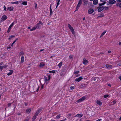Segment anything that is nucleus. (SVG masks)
<instances>
[{
	"mask_svg": "<svg viewBox=\"0 0 121 121\" xmlns=\"http://www.w3.org/2000/svg\"><path fill=\"white\" fill-rule=\"evenodd\" d=\"M43 25V23L41 21H39L38 23L36 24L34 27H32V29H30V30L32 31L36 29H39Z\"/></svg>",
	"mask_w": 121,
	"mask_h": 121,
	"instance_id": "f257e3e1",
	"label": "nucleus"
},
{
	"mask_svg": "<svg viewBox=\"0 0 121 121\" xmlns=\"http://www.w3.org/2000/svg\"><path fill=\"white\" fill-rule=\"evenodd\" d=\"M41 111V110H39L37 111L32 119V121H34L35 120L38 114Z\"/></svg>",
	"mask_w": 121,
	"mask_h": 121,
	"instance_id": "f03ea898",
	"label": "nucleus"
},
{
	"mask_svg": "<svg viewBox=\"0 0 121 121\" xmlns=\"http://www.w3.org/2000/svg\"><path fill=\"white\" fill-rule=\"evenodd\" d=\"M82 2L81 0H80L78 2V3L77 6L76 8L75 11H77L79 7L82 4Z\"/></svg>",
	"mask_w": 121,
	"mask_h": 121,
	"instance_id": "7ed1b4c3",
	"label": "nucleus"
},
{
	"mask_svg": "<svg viewBox=\"0 0 121 121\" xmlns=\"http://www.w3.org/2000/svg\"><path fill=\"white\" fill-rule=\"evenodd\" d=\"M68 27L70 29V30L71 31L73 34L74 33V30L73 28L70 25V24H68Z\"/></svg>",
	"mask_w": 121,
	"mask_h": 121,
	"instance_id": "20e7f679",
	"label": "nucleus"
},
{
	"mask_svg": "<svg viewBox=\"0 0 121 121\" xmlns=\"http://www.w3.org/2000/svg\"><path fill=\"white\" fill-rule=\"evenodd\" d=\"M86 98L85 96H84L83 97H82L80 98L79 99H78L77 101V102L78 103H80L82 101H83L84 100H85Z\"/></svg>",
	"mask_w": 121,
	"mask_h": 121,
	"instance_id": "39448f33",
	"label": "nucleus"
},
{
	"mask_svg": "<svg viewBox=\"0 0 121 121\" xmlns=\"http://www.w3.org/2000/svg\"><path fill=\"white\" fill-rule=\"evenodd\" d=\"M14 24V22H13L9 26L8 30L7 31V32L8 33H9L11 30L12 27L13 26Z\"/></svg>",
	"mask_w": 121,
	"mask_h": 121,
	"instance_id": "423d86ee",
	"label": "nucleus"
},
{
	"mask_svg": "<svg viewBox=\"0 0 121 121\" xmlns=\"http://www.w3.org/2000/svg\"><path fill=\"white\" fill-rule=\"evenodd\" d=\"M36 87L37 88V90H36L37 92H38L39 90V86L37 84H36L34 86H33V89H34V90H35L36 89Z\"/></svg>",
	"mask_w": 121,
	"mask_h": 121,
	"instance_id": "0eeeda50",
	"label": "nucleus"
},
{
	"mask_svg": "<svg viewBox=\"0 0 121 121\" xmlns=\"http://www.w3.org/2000/svg\"><path fill=\"white\" fill-rule=\"evenodd\" d=\"M104 7L103 6L99 7L98 8V12H100L102 11L104 9Z\"/></svg>",
	"mask_w": 121,
	"mask_h": 121,
	"instance_id": "6e6552de",
	"label": "nucleus"
},
{
	"mask_svg": "<svg viewBox=\"0 0 121 121\" xmlns=\"http://www.w3.org/2000/svg\"><path fill=\"white\" fill-rule=\"evenodd\" d=\"M94 12V10L92 9H89L88 11V13L89 14H91Z\"/></svg>",
	"mask_w": 121,
	"mask_h": 121,
	"instance_id": "1a4fd4ad",
	"label": "nucleus"
},
{
	"mask_svg": "<svg viewBox=\"0 0 121 121\" xmlns=\"http://www.w3.org/2000/svg\"><path fill=\"white\" fill-rule=\"evenodd\" d=\"M7 18V17L6 15H4L2 16L1 17V20L2 21H4L6 20Z\"/></svg>",
	"mask_w": 121,
	"mask_h": 121,
	"instance_id": "9d476101",
	"label": "nucleus"
},
{
	"mask_svg": "<svg viewBox=\"0 0 121 121\" xmlns=\"http://www.w3.org/2000/svg\"><path fill=\"white\" fill-rule=\"evenodd\" d=\"M44 81L45 82H47L48 80H49L50 78V75H49L48 76V79L46 77L44 76Z\"/></svg>",
	"mask_w": 121,
	"mask_h": 121,
	"instance_id": "9b49d317",
	"label": "nucleus"
},
{
	"mask_svg": "<svg viewBox=\"0 0 121 121\" xmlns=\"http://www.w3.org/2000/svg\"><path fill=\"white\" fill-rule=\"evenodd\" d=\"M86 84H82L80 86V87L81 88H84L87 86V83H86Z\"/></svg>",
	"mask_w": 121,
	"mask_h": 121,
	"instance_id": "f8f14e48",
	"label": "nucleus"
},
{
	"mask_svg": "<svg viewBox=\"0 0 121 121\" xmlns=\"http://www.w3.org/2000/svg\"><path fill=\"white\" fill-rule=\"evenodd\" d=\"M83 78L82 77H80L78 78H76L75 81L78 82H79L80 80H82Z\"/></svg>",
	"mask_w": 121,
	"mask_h": 121,
	"instance_id": "ddd939ff",
	"label": "nucleus"
},
{
	"mask_svg": "<svg viewBox=\"0 0 121 121\" xmlns=\"http://www.w3.org/2000/svg\"><path fill=\"white\" fill-rule=\"evenodd\" d=\"M83 115L81 113L80 114H78L76 115L75 117H78L79 118H80L82 117Z\"/></svg>",
	"mask_w": 121,
	"mask_h": 121,
	"instance_id": "4468645a",
	"label": "nucleus"
},
{
	"mask_svg": "<svg viewBox=\"0 0 121 121\" xmlns=\"http://www.w3.org/2000/svg\"><path fill=\"white\" fill-rule=\"evenodd\" d=\"M7 9V10H9L10 11H12L13 9V7H8Z\"/></svg>",
	"mask_w": 121,
	"mask_h": 121,
	"instance_id": "2eb2a0df",
	"label": "nucleus"
},
{
	"mask_svg": "<svg viewBox=\"0 0 121 121\" xmlns=\"http://www.w3.org/2000/svg\"><path fill=\"white\" fill-rule=\"evenodd\" d=\"M96 80V77H94L92 78L91 79V81L93 82ZM98 81V79L97 80V81Z\"/></svg>",
	"mask_w": 121,
	"mask_h": 121,
	"instance_id": "dca6fc26",
	"label": "nucleus"
},
{
	"mask_svg": "<svg viewBox=\"0 0 121 121\" xmlns=\"http://www.w3.org/2000/svg\"><path fill=\"white\" fill-rule=\"evenodd\" d=\"M10 72L8 73L7 75L8 76H9L12 74L13 72V70H10Z\"/></svg>",
	"mask_w": 121,
	"mask_h": 121,
	"instance_id": "f3484780",
	"label": "nucleus"
},
{
	"mask_svg": "<svg viewBox=\"0 0 121 121\" xmlns=\"http://www.w3.org/2000/svg\"><path fill=\"white\" fill-rule=\"evenodd\" d=\"M98 2V1L97 0H94L93 2V4L94 5H96L97 4Z\"/></svg>",
	"mask_w": 121,
	"mask_h": 121,
	"instance_id": "a211bd4d",
	"label": "nucleus"
},
{
	"mask_svg": "<svg viewBox=\"0 0 121 121\" xmlns=\"http://www.w3.org/2000/svg\"><path fill=\"white\" fill-rule=\"evenodd\" d=\"M45 65V64L43 62H41L39 65V67L41 68L44 66Z\"/></svg>",
	"mask_w": 121,
	"mask_h": 121,
	"instance_id": "6ab92c4d",
	"label": "nucleus"
},
{
	"mask_svg": "<svg viewBox=\"0 0 121 121\" xmlns=\"http://www.w3.org/2000/svg\"><path fill=\"white\" fill-rule=\"evenodd\" d=\"M65 70V69H63L61 71V73H60V75L62 76L63 75H64L65 74L64 72V71Z\"/></svg>",
	"mask_w": 121,
	"mask_h": 121,
	"instance_id": "aec40b11",
	"label": "nucleus"
},
{
	"mask_svg": "<svg viewBox=\"0 0 121 121\" xmlns=\"http://www.w3.org/2000/svg\"><path fill=\"white\" fill-rule=\"evenodd\" d=\"M96 103L99 105H101L102 104V103L99 100H97V101Z\"/></svg>",
	"mask_w": 121,
	"mask_h": 121,
	"instance_id": "412c9836",
	"label": "nucleus"
},
{
	"mask_svg": "<svg viewBox=\"0 0 121 121\" xmlns=\"http://www.w3.org/2000/svg\"><path fill=\"white\" fill-rule=\"evenodd\" d=\"M106 31H105L104 32H103L101 34L100 36V38H101V37H102L105 34V33L106 32Z\"/></svg>",
	"mask_w": 121,
	"mask_h": 121,
	"instance_id": "4be33fe9",
	"label": "nucleus"
},
{
	"mask_svg": "<svg viewBox=\"0 0 121 121\" xmlns=\"http://www.w3.org/2000/svg\"><path fill=\"white\" fill-rule=\"evenodd\" d=\"M106 67L108 68H109L112 67V66L109 65H106Z\"/></svg>",
	"mask_w": 121,
	"mask_h": 121,
	"instance_id": "5701e85b",
	"label": "nucleus"
},
{
	"mask_svg": "<svg viewBox=\"0 0 121 121\" xmlns=\"http://www.w3.org/2000/svg\"><path fill=\"white\" fill-rule=\"evenodd\" d=\"M31 111V109L30 108L27 109L26 110V112L28 113H30Z\"/></svg>",
	"mask_w": 121,
	"mask_h": 121,
	"instance_id": "b1692460",
	"label": "nucleus"
},
{
	"mask_svg": "<svg viewBox=\"0 0 121 121\" xmlns=\"http://www.w3.org/2000/svg\"><path fill=\"white\" fill-rule=\"evenodd\" d=\"M27 2L26 1H24L22 3V4L25 5H27Z\"/></svg>",
	"mask_w": 121,
	"mask_h": 121,
	"instance_id": "393cba45",
	"label": "nucleus"
},
{
	"mask_svg": "<svg viewBox=\"0 0 121 121\" xmlns=\"http://www.w3.org/2000/svg\"><path fill=\"white\" fill-rule=\"evenodd\" d=\"M19 3L18 1H16L15 2H11V3L13 4H18Z\"/></svg>",
	"mask_w": 121,
	"mask_h": 121,
	"instance_id": "a878e982",
	"label": "nucleus"
},
{
	"mask_svg": "<svg viewBox=\"0 0 121 121\" xmlns=\"http://www.w3.org/2000/svg\"><path fill=\"white\" fill-rule=\"evenodd\" d=\"M79 72V71H76L74 72V74H76L78 73Z\"/></svg>",
	"mask_w": 121,
	"mask_h": 121,
	"instance_id": "bb28decb",
	"label": "nucleus"
},
{
	"mask_svg": "<svg viewBox=\"0 0 121 121\" xmlns=\"http://www.w3.org/2000/svg\"><path fill=\"white\" fill-rule=\"evenodd\" d=\"M104 15L103 13L101 14L98 17V18L99 17H102L104 16Z\"/></svg>",
	"mask_w": 121,
	"mask_h": 121,
	"instance_id": "cd10ccee",
	"label": "nucleus"
},
{
	"mask_svg": "<svg viewBox=\"0 0 121 121\" xmlns=\"http://www.w3.org/2000/svg\"><path fill=\"white\" fill-rule=\"evenodd\" d=\"M62 62H61L58 64V66L59 67H60L62 65Z\"/></svg>",
	"mask_w": 121,
	"mask_h": 121,
	"instance_id": "c85d7f7f",
	"label": "nucleus"
},
{
	"mask_svg": "<svg viewBox=\"0 0 121 121\" xmlns=\"http://www.w3.org/2000/svg\"><path fill=\"white\" fill-rule=\"evenodd\" d=\"M106 2H103V3L101 4H99V6H100V7H101V6L103 5H104L105 3Z\"/></svg>",
	"mask_w": 121,
	"mask_h": 121,
	"instance_id": "c756f323",
	"label": "nucleus"
},
{
	"mask_svg": "<svg viewBox=\"0 0 121 121\" xmlns=\"http://www.w3.org/2000/svg\"><path fill=\"white\" fill-rule=\"evenodd\" d=\"M82 62L84 65H86L88 63V61H83Z\"/></svg>",
	"mask_w": 121,
	"mask_h": 121,
	"instance_id": "7c9ffc66",
	"label": "nucleus"
},
{
	"mask_svg": "<svg viewBox=\"0 0 121 121\" xmlns=\"http://www.w3.org/2000/svg\"><path fill=\"white\" fill-rule=\"evenodd\" d=\"M69 57L70 60H72L73 58V56L72 55H70L69 56Z\"/></svg>",
	"mask_w": 121,
	"mask_h": 121,
	"instance_id": "2f4dec72",
	"label": "nucleus"
},
{
	"mask_svg": "<svg viewBox=\"0 0 121 121\" xmlns=\"http://www.w3.org/2000/svg\"><path fill=\"white\" fill-rule=\"evenodd\" d=\"M60 117V114H59L57 115L56 117V118L57 119H59Z\"/></svg>",
	"mask_w": 121,
	"mask_h": 121,
	"instance_id": "473e14b6",
	"label": "nucleus"
},
{
	"mask_svg": "<svg viewBox=\"0 0 121 121\" xmlns=\"http://www.w3.org/2000/svg\"><path fill=\"white\" fill-rule=\"evenodd\" d=\"M53 14V12L52 9H50V15H52Z\"/></svg>",
	"mask_w": 121,
	"mask_h": 121,
	"instance_id": "72a5a7b5",
	"label": "nucleus"
},
{
	"mask_svg": "<svg viewBox=\"0 0 121 121\" xmlns=\"http://www.w3.org/2000/svg\"><path fill=\"white\" fill-rule=\"evenodd\" d=\"M7 67V66L6 65H4V66H1V69H2L3 68H5L6 67Z\"/></svg>",
	"mask_w": 121,
	"mask_h": 121,
	"instance_id": "f704fd0d",
	"label": "nucleus"
},
{
	"mask_svg": "<svg viewBox=\"0 0 121 121\" xmlns=\"http://www.w3.org/2000/svg\"><path fill=\"white\" fill-rule=\"evenodd\" d=\"M71 116V114H69L67 115V117L69 119H70V117Z\"/></svg>",
	"mask_w": 121,
	"mask_h": 121,
	"instance_id": "c9c22d12",
	"label": "nucleus"
},
{
	"mask_svg": "<svg viewBox=\"0 0 121 121\" xmlns=\"http://www.w3.org/2000/svg\"><path fill=\"white\" fill-rule=\"evenodd\" d=\"M49 73H54L55 72V70H52V71H49Z\"/></svg>",
	"mask_w": 121,
	"mask_h": 121,
	"instance_id": "e433bc0d",
	"label": "nucleus"
},
{
	"mask_svg": "<svg viewBox=\"0 0 121 121\" xmlns=\"http://www.w3.org/2000/svg\"><path fill=\"white\" fill-rule=\"evenodd\" d=\"M109 95H104V97L105 98H107L108 97Z\"/></svg>",
	"mask_w": 121,
	"mask_h": 121,
	"instance_id": "4c0bfd02",
	"label": "nucleus"
},
{
	"mask_svg": "<svg viewBox=\"0 0 121 121\" xmlns=\"http://www.w3.org/2000/svg\"><path fill=\"white\" fill-rule=\"evenodd\" d=\"M59 2H59V1H58V2H57V5H56V8L58 6V5L59 4V3H59Z\"/></svg>",
	"mask_w": 121,
	"mask_h": 121,
	"instance_id": "58836bf2",
	"label": "nucleus"
},
{
	"mask_svg": "<svg viewBox=\"0 0 121 121\" xmlns=\"http://www.w3.org/2000/svg\"><path fill=\"white\" fill-rule=\"evenodd\" d=\"M21 60H24V56H23L21 57Z\"/></svg>",
	"mask_w": 121,
	"mask_h": 121,
	"instance_id": "ea45409f",
	"label": "nucleus"
},
{
	"mask_svg": "<svg viewBox=\"0 0 121 121\" xmlns=\"http://www.w3.org/2000/svg\"><path fill=\"white\" fill-rule=\"evenodd\" d=\"M11 104L12 103H11L8 104V107H10L11 106Z\"/></svg>",
	"mask_w": 121,
	"mask_h": 121,
	"instance_id": "a19ab883",
	"label": "nucleus"
},
{
	"mask_svg": "<svg viewBox=\"0 0 121 121\" xmlns=\"http://www.w3.org/2000/svg\"><path fill=\"white\" fill-rule=\"evenodd\" d=\"M17 39H18L17 38L16 39V40H15L13 42V44H14L15 43V42H16V41L17 40Z\"/></svg>",
	"mask_w": 121,
	"mask_h": 121,
	"instance_id": "79ce46f5",
	"label": "nucleus"
},
{
	"mask_svg": "<svg viewBox=\"0 0 121 121\" xmlns=\"http://www.w3.org/2000/svg\"><path fill=\"white\" fill-rule=\"evenodd\" d=\"M106 0H100V1L102 2H105Z\"/></svg>",
	"mask_w": 121,
	"mask_h": 121,
	"instance_id": "37998d69",
	"label": "nucleus"
},
{
	"mask_svg": "<svg viewBox=\"0 0 121 121\" xmlns=\"http://www.w3.org/2000/svg\"><path fill=\"white\" fill-rule=\"evenodd\" d=\"M24 54V53L22 51L20 53V55H22Z\"/></svg>",
	"mask_w": 121,
	"mask_h": 121,
	"instance_id": "c03bdc74",
	"label": "nucleus"
},
{
	"mask_svg": "<svg viewBox=\"0 0 121 121\" xmlns=\"http://www.w3.org/2000/svg\"><path fill=\"white\" fill-rule=\"evenodd\" d=\"M74 88V87L73 86H71L70 87V89L71 90L73 89Z\"/></svg>",
	"mask_w": 121,
	"mask_h": 121,
	"instance_id": "a18cd8bd",
	"label": "nucleus"
},
{
	"mask_svg": "<svg viewBox=\"0 0 121 121\" xmlns=\"http://www.w3.org/2000/svg\"><path fill=\"white\" fill-rule=\"evenodd\" d=\"M4 9V11H6V7L4 6V7H3Z\"/></svg>",
	"mask_w": 121,
	"mask_h": 121,
	"instance_id": "49530a36",
	"label": "nucleus"
},
{
	"mask_svg": "<svg viewBox=\"0 0 121 121\" xmlns=\"http://www.w3.org/2000/svg\"><path fill=\"white\" fill-rule=\"evenodd\" d=\"M116 101L115 100L113 101L112 102L114 104H115L116 103Z\"/></svg>",
	"mask_w": 121,
	"mask_h": 121,
	"instance_id": "de8ad7c7",
	"label": "nucleus"
},
{
	"mask_svg": "<svg viewBox=\"0 0 121 121\" xmlns=\"http://www.w3.org/2000/svg\"><path fill=\"white\" fill-rule=\"evenodd\" d=\"M10 36L11 37V38L15 37V36L13 35H11Z\"/></svg>",
	"mask_w": 121,
	"mask_h": 121,
	"instance_id": "09e8293b",
	"label": "nucleus"
},
{
	"mask_svg": "<svg viewBox=\"0 0 121 121\" xmlns=\"http://www.w3.org/2000/svg\"><path fill=\"white\" fill-rule=\"evenodd\" d=\"M35 8H36L37 7V5L36 3L35 2Z\"/></svg>",
	"mask_w": 121,
	"mask_h": 121,
	"instance_id": "8fccbe9b",
	"label": "nucleus"
},
{
	"mask_svg": "<svg viewBox=\"0 0 121 121\" xmlns=\"http://www.w3.org/2000/svg\"><path fill=\"white\" fill-rule=\"evenodd\" d=\"M29 120L28 119H25L23 121H28Z\"/></svg>",
	"mask_w": 121,
	"mask_h": 121,
	"instance_id": "3c124183",
	"label": "nucleus"
},
{
	"mask_svg": "<svg viewBox=\"0 0 121 121\" xmlns=\"http://www.w3.org/2000/svg\"><path fill=\"white\" fill-rule=\"evenodd\" d=\"M24 104H25V106H27V103H25Z\"/></svg>",
	"mask_w": 121,
	"mask_h": 121,
	"instance_id": "603ef678",
	"label": "nucleus"
},
{
	"mask_svg": "<svg viewBox=\"0 0 121 121\" xmlns=\"http://www.w3.org/2000/svg\"><path fill=\"white\" fill-rule=\"evenodd\" d=\"M108 52L109 53H111V51H108Z\"/></svg>",
	"mask_w": 121,
	"mask_h": 121,
	"instance_id": "864d4df0",
	"label": "nucleus"
},
{
	"mask_svg": "<svg viewBox=\"0 0 121 121\" xmlns=\"http://www.w3.org/2000/svg\"><path fill=\"white\" fill-rule=\"evenodd\" d=\"M116 0L118 2H120L121 1V0Z\"/></svg>",
	"mask_w": 121,
	"mask_h": 121,
	"instance_id": "5fc2aeb1",
	"label": "nucleus"
},
{
	"mask_svg": "<svg viewBox=\"0 0 121 121\" xmlns=\"http://www.w3.org/2000/svg\"><path fill=\"white\" fill-rule=\"evenodd\" d=\"M118 65L119 66H121V63H120L118 64Z\"/></svg>",
	"mask_w": 121,
	"mask_h": 121,
	"instance_id": "6e6d98bb",
	"label": "nucleus"
},
{
	"mask_svg": "<svg viewBox=\"0 0 121 121\" xmlns=\"http://www.w3.org/2000/svg\"><path fill=\"white\" fill-rule=\"evenodd\" d=\"M44 50V49H41L40 50V52L42 51H43Z\"/></svg>",
	"mask_w": 121,
	"mask_h": 121,
	"instance_id": "4d7b16f0",
	"label": "nucleus"
},
{
	"mask_svg": "<svg viewBox=\"0 0 121 121\" xmlns=\"http://www.w3.org/2000/svg\"><path fill=\"white\" fill-rule=\"evenodd\" d=\"M119 78L121 80V76H119Z\"/></svg>",
	"mask_w": 121,
	"mask_h": 121,
	"instance_id": "13d9d810",
	"label": "nucleus"
},
{
	"mask_svg": "<svg viewBox=\"0 0 121 121\" xmlns=\"http://www.w3.org/2000/svg\"><path fill=\"white\" fill-rule=\"evenodd\" d=\"M118 44H119V45H121V42H119L118 43Z\"/></svg>",
	"mask_w": 121,
	"mask_h": 121,
	"instance_id": "bf43d9fd",
	"label": "nucleus"
},
{
	"mask_svg": "<svg viewBox=\"0 0 121 121\" xmlns=\"http://www.w3.org/2000/svg\"><path fill=\"white\" fill-rule=\"evenodd\" d=\"M108 86L110 87L111 86V85L110 84H108Z\"/></svg>",
	"mask_w": 121,
	"mask_h": 121,
	"instance_id": "052dcab7",
	"label": "nucleus"
},
{
	"mask_svg": "<svg viewBox=\"0 0 121 121\" xmlns=\"http://www.w3.org/2000/svg\"><path fill=\"white\" fill-rule=\"evenodd\" d=\"M83 61H85V60H87L85 58H84L83 59Z\"/></svg>",
	"mask_w": 121,
	"mask_h": 121,
	"instance_id": "680f3d73",
	"label": "nucleus"
},
{
	"mask_svg": "<svg viewBox=\"0 0 121 121\" xmlns=\"http://www.w3.org/2000/svg\"><path fill=\"white\" fill-rule=\"evenodd\" d=\"M43 85H42L41 86V88L42 89L43 88Z\"/></svg>",
	"mask_w": 121,
	"mask_h": 121,
	"instance_id": "e2e57ef3",
	"label": "nucleus"
},
{
	"mask_svg": "<svg viewBox=\"0 0 121 121\" xmlns=\"http://www.w3.org/2000/svg\"><path fill=\"white\" fill-rule=\"evenodd\" d=\"M21 113H18V115H21Z\"/></svg>",
	"mask_w": 121,
	"mask_h": 121,
	"instance_id": "0e129e2a",
	"label": "nucleus"
},
{
	"mask_svg": "<svg viewBox=\"0 0 121 121\" xmlns=\"http://www.w3.org/2000/svg\"><path fill=\"white\" fill-rule=\"evenodd\" d=\"M11 39V37H10V36L9 37V39Z\"/></svg>",
	"mask_w": 121,
	"mask_h": 121,
	"instance_id": "69168bd1",
	"label": "nucleus"
},
{
	"mask_svg": "<svg viewBox=\"0 0 121 121\" xmlns=\"http://www.w3.org/2000/svg\"><path fill=\"white\" fill-rule=\"evenodd\" d=\"M51 121H55L54 120H51Z\"/></svg>",
	"mask_w": 121,
	"mask_h": 121,
	"instance_id": "338daca9",
	"label": "nucleus"
},
{
	"mask_svg": "<svg viewBox=\"0 0 121 121\" xmlns=\"http://www.w3.org/2000/svg\"><path fill=\"white\" fill-rule=\"evenodd\" d=\"M119 120H121V117L119 118Z\"/></svg>",
	"mask_w": 121,
	"mask_h": 121,
	"instance_id": "774afa93",
	"label": "nucleus"
}]
</instances>
